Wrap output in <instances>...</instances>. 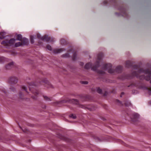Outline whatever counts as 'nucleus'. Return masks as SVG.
<instances>
[{
	"label": "nucleus",
	"instance_id": "24",
	"mask_svg": "<svg viewBox=\"0 0 151 151\" xmlns=\"http://www.w3.org/2000/svg\"><path fill=\"white\" fill-rule=\"evenodd\" d=\"M96 91L98 93H102V90L99 88H97Z\"/></svg>",
	"mask_w": 151,
	"mask_h": 151
},
{
	"label": "nucleus",
	"instance_id": "11",
	"mask_svg": "<svg viewBox=\"0 0 151 151\" xmlns=\"http://www.w3.org/2000/svg\"><path fill=\"white\" fill-rule=\"evenodd\" d=\"M6 33L5 32H2L0 33V39H2L5 37Z\"/></svg>",
	"mask_w": 151,
	"mask_h": 151
},
{
	"label": "nucleus",
	"instance_id": "10",
	"mask_svg": "<svg viewBox=\"0 0 151 151\" xmlns=\"http://www.w3.org/2000/svg\"><path fill=\"white\" fill-rule=\"evenodd\" d=\"M13 65V62H12L9 63L7 65H6L5 66V68L6 69H10Z\"/></svg>",
	"mask_w": 151,
	"mask_h": 151
},
{
	"label": "nucleus",
	"instance_id": "8",
	"mask_svg": "<svg viewBox=\"0 0 151 151\" xmlns=\"http://www.w3.org/2000/svg\"><path fill=\"white\" fill-rule=\"evenodd\" d=\"M65 50V49H61V48L56 49H54L53 50V52L54 53L58 54V53H59L61 52H62L64 50Z\"/></svg>",
	"mask_w": 151,
	"mask_h": 151
},
{
	"label": "nucleus",
	"instance_id": "7",
	"mask_svg": "<svg viewBox=\"0 0 151 151\" xmlns=\"http://www.w3.org/2000/svg\"><path fill=\"white\" fill-rule=\"evenodd\" d=\"M73 50L72 48H70L68 51V53L63 55V56L65 58H68L69 57V54L71 53H73Z\"/></svg>",
	"mask_w": 151,
	"mask_h": 151
},
{
	"label": "nucleus",
	"instance_id": "5",
	"mask_svg": "<svg viewBox=\"0 0 151 151\" xmlns=\"http://www.w3.org/2000/svg\"><path fill=\"white\" fill-rule=\"evenodd\" d=\"M18 81V79L15 77H12L9 78L8 80L9 83L12 84L16 83Z\"/></svg>",
	"mask_w": 151,
	"mask_h": 151
},
{
	"label": "nucleus",
	"instance_id": "12",
	"mask_svg": "<svg viewBox=\"0 0 151 151\" xmlns=\"http://www.w3.org/2000/svg\"><path fill=\"white\" fill-rule=\"evenodd\" d=\"M122 67L121 66H118L116 68L115 71L117 72L120 73L121 72V71L122 69Z\"/></svg>",
	"mask_w": 151,
	"mask_h": 151
},
{
	"label": "nucleus",
	"instance_id": "30",
	"mask_svg": "<svg viewBox=\"0 0 151 151\" xmlns=\"http://www.w3.org/2000/svg\"><path fill=\"white\" fill-rule=\"evenodd\" d=\"M33 93H34L35 94H38L39 93V92L38 91H33Z\"/></svg>",
	"mask_w": 151,
	"mask_h": 151
},
{
	"label": "nucleus",
	"instance_id": "29",
	"mask_svg": "<svg viewBox=\"0 0 151 151\" xmlns=\"http://www.w3.org/2000/svg\"><path fill=\"white\" fill-rule=\"evenodd\" d=\"M97 72L98 73H100V74H103L104 73V72L102 70L97 71Z\"/></svg>",
	"mask_w": 151,
	"mask_h": 151
},
{
	"label": "nucleus",
	"instance_id": "32",
	"mask_svg": "<svg viewBox=\"0 0 151 151\" xmlns=\"http://www.w3.org/2000/svg\"><path fill=\"white\" fill-rule=\"evenodd\" d=\"M82 83L85 84H87L88 83V82L87 81H83Z\"/></svg>",
	"mask_w": 151,
	"mask_h": 151
},
{
	"label": "nucleus",
	"instance_id": "27",
	"mask_svg": "<svg viewBox=\"0 0 151 151\" xmlns=\"http://www.w3.org/2000/svg\"><path fill=\"white\" fill-rule=\"evenodd\" d=\"M22 88L23 90L25 91L26 92H27V88L25 86H22Z\"/></svg>",
	"mask_w": 151,
	"mask_h": 151
},
{
	"label": "nucleus",
	"instance_id": "17",
	"mask_svg": "<svg viewBox=\"0 0 151 151\" xmlns=\"http://www.w3.org/2000/svg\"><path fill=\"white\" fill-rule=\"evenodd\" d=\"M60 43L62 45H64L66 44V42L65 40L63 39H61L60 40Z\"/></svg>",
	"mask_w": 151,
	"mask_h": 151
},
{
	"label": "nucleus",
	"instance_id": "28",
	"mask_svg": "<svg viewBox=\"0 0 151 151\" xmlns=\"http://www.w3.org/2000/svg\"><path fill=\"white\" fill-rule=\"evenodd\" d=\"M124 104L126 106H129L131 105V103L129 102H126Z\"/></svg>",
	"mask_w": 151,
	"mask_h": 151
},
{
	"label": "nucleus",
	"instance_id": "21",
	"mask_svg": "<svg viewBox=\"0 0 151 151\" xmlns=\"http://www.w3.org/2000/svg\"><path fill=\"white\" fill-rule=\"evenodd\" d=\"M77 55V54H76V52H74L73 53V59H72L73 60H75L76 58V56Z\"/></svg>",
	"mask_w": 151,
	"mask_h": 151
},
{
	"label": "nucleus",
	"instance_id": "16",
	"mask_svg": "<svg viewBox=\"0 0 151 151\" xmlns=\"http://www.w3.org/2000/svg\"><path fill=\"white\" fill-rule=\"evenodd\" d=\"M17 40L19 41H21L22 40V35L20 34L17 35Z\"/></svg>",
	"mask_w": 151,
	"mask_h": 151
},
{
	"label": "nucleus",
	"instance_id": "34",
	"mask_svg": "<svg viewBox=\"0 0 151 151\" xmlns=\"http://www.w3.org/2000/svg\"><path fill=\"white\" fill-rule=\"evenodd\" d=\"M106 3L107 2H106V1H104V4H106Z\"/></svg>",
	"mask_w": 151,
	"mask_h": 151
},
{
	"label": "nucleus",
	"instance_id": "37",
	"mask_svg": "<svg viewBox=\"0 0 151 151\" xmlns=\"http://www.w3.org/2000/svg\"><path fill=\"white\" fill-rule=\"evenodd\" d=\"M150 83H151V80H150Z\"/></svg>",
	"mask_w": 151,
	"mask_h": 151
},
{
	"label": "nucleus",
	"instance_id": "26",
	"mask_svg": "<svg viewBox=\"0 0 151 151\" xmlns=\"http://www.w3.org/2000/svg\"><path fill=\"white\" fill-rule=\"evenodd\" d=\"M47 48L48 50L50 51H51L52 50V48L49 45H47Z\"/></svg>",
	"mask_w": 151,
	"mask_h": 151
},
{
	"label": "nucleus",
	"instance_id": "6",
	"mask_svg": "<svg viewBox=\"0 0 151 151\" xmlns=\"http://www.w3.org/2000/svg\"><path fill=\"white\" fill-rule=\"evenodd\" d=\"M42 40L46 41L49 42H54V40L52 39H51L50 37H48L46 35H45L43 38H42Z\"/></svg>",
	"mask_w": 151,
	"mask_h": 151
},
{
	"label": "nucleus",
	"instance_id": "14",
	"mask_svg": "<svg viewBox=\"0 0 151 151\" xmlns=\"http://www.w3.org/2000/svg\"><path fill=\"white\" fill-rule=\"evenodd\" d=\"M134 118H138L139 117V115L136 113H134L132 116L131 117H133Z\"/></svg>",
	"mask_w": 151,
	"mask_h": 151
},
{
	"label": "nucleus",
	"instance_id": "38",
	"mask_svg": "<svg viewBox=\"0 0 151 151\" xmlns=\"http://www.w3.org/2000/svg\"><path fill=\"white\" fill-rule=\"evenodd\" d=\"M76 101H77V102L78 100H76Z\"/></svg>",
	"mask_w": 151,
	"mask_h": 151
},
{
	"label": "nucleus",
	"instance_id": "20",
	"mask_svg": "<svg viewBox=\"0 0 151 151\" xmlns=\"http://www.w3.org/2000/svg\"><path fill=\"white\" fill-rule=\"evenodd\" d=\"M5 60V58L4 57H0V63L4 62Z\"/></svg>",
	"mask_w": 151,
	"mask_h": 151
},
{
	"label": "nucleus",
	"instance_id": "18",
	"mask_svg": "<svg viewBox=\"0 0 151 151\" xmlns=\"http://www.w3.org/2000/svg\"><path fill=\"white\" fill-rule=\"evenodd\" d=\"M43 97L46 100L48 101H51V99L48 97L47 96H44Z\"/></svg>",
	"mask_w": 151,
	"mask_h": 151
},
{
	"label": "nucleus",
	"instance_id": "36",
	"mask_svg": "<svg viewBox=\"0 0 151 151\" xmlns=\"http://www.w3.org/2000/svg\"><path fill=\"white\" fill-rule=\"evenodd\" d=\"M122 94H124V93H123V92L122 93Z\"/></svg>",
	"mask_w": 151,
	"mask_h": 151
},
{
	"label": "nucleus",
	"instance_id": "1",
	"mask_svg": "<svg viewBox=\"0 0 151 151\" xmlns=\"http://www.w3.org/2000/svg\"><path fill=\"white\" fill-rule=\"evenodd\" d=\"M132 75L140 79H145L147 81H149L151 78V70L149 69L144 70L141 69L137 72L133 71Z\"/></svg>",
	"mask_w": 151,
	"mask_h": 151
},
{
	"label": "nucleus",
	"instance_id": "13",
	"mask_svg": "<svg viewBox=\"0 0 151 151\" xmlns=\"http://www.w3.org/2000/svg\"><path fill=\"white\" fill-rule=\"evenodd\" d=\"M31 41L32 43H33L34 42V40L36 38V36L35 35H32L30 37Z\"/></svg>",
	"mask_w": 151,
	"mask_h": 151
},
{
	"label": "nucleus",
	"instance_id": "3",
	"mask_svg": "<svg viewBox=\"0 0 151 151\" xmlns=\"http://www.w3.org/2000/svg\"><path fill=\"white\" fill-rule=\"evenodd\" d=\"M103 69L104 70H107L108 73H114V70L112 68V65L111 63H108L103 65Z\"/></svg>",
	"mask_w": 151,
	"mask_h": 151
},
{
	"label": "nucleus",
	"instance_id": "15",
	"mask_svg": "<svg viewBox=\"0 0 151 151\" xmlns=\"http://www.w3.org/2000/svg\"><path fill=\"white\" fill-rule=\"evenodd\" d=\"M22 45V43H21V42H18L16 43L14 45V46L16 47L20 46Z\"/></svg>",
	"mask_w": 151,
	"mask_h": 151
},
{
	"label": "nucleus",
	"instance_id": "23",
	"mask_svg": "<svg viewBox=\"0 0 151 151\" xmlns=\"http://www.w3.org/2000/svg\"><path fill=\"white\" fill-rule=\"evenodd\" d=\"M37 36L38 38L40 39L41 40H42V38H43V37H41L40 35L38 33H37Z\"/></svg>",
	"mask_w": 151,
	"mask_h": 151
},
{
	"label": "nucleus",
	"instance_id": "33",
	"mask_svg": "<svg viewBox=\"0 0 151 151\" xmlns=\"http://www.w3.org/2000/svg\"><path fill=\"white\" fill-rule=\"evenodd\" d=\"M22 95V94H21V93H19V96L20 97H21V95Z\"/></svg>",
	"mask_w": 151,
	"mask_h": 151
},
{
	"label": "nucleus",
	"instance_id": "31",
	"mask_svg": "<svg viewBox=\"0 0 151 151\" xmlns=\"http://www.w3.org/2000/svg\"><path fill=\"white\" fill-rule=\"evenodd\" d=\"M10 89L11 91H15L16 90L15 88H10Z\"/></svg>",
	"mask_w": 151,
	"mask_h": 151
},
{
	"label": "nucleus",
	"instance_id": "2",
	"mask_svg": "<svg viewBox=\"0 0 151 151\" xmlns=\"http://www.w3.org/2000/svg\"><path fill=\"white\" fill-rule=\"evenodd\" d=\"M103 56V54L102 53H99L98 55L97 61L95 63V66L93 67L91 64L89 63H87L85 65V68L86 69H88L91 68L92 70L94 71H96L97 68L100 66L99 61H100V60Z\"/></svg>",
	"mask_w": 151,
	"mask_h": 151
},
{
	"label": "nucleus",
	"instance_id": "22",
	"mask_svg": "<svg viewBox=\"0 0 151 151\" xmlns=\"http://www.w3.org/2000/svg\"><path fill=\"white\" fill-rule=\"evenodd\" d=\"M29 90L30 91H31V90H32V89H31L32 88V87H31V86H32L34 84V83H29Z\"/></svg>",
	"mask_w": 151,
	"mask_h": 151
},
{
	"label": "nucleus",
	"instance_id": "25",
	"mask_svg": "<svg viewBox=\"0 0 151 151\" xmlns=\"http://www.w3.org/2000/svg\"><path fill=\"white\" fill-rule=\"evenodd\" d=\"M70 117L72 118L73 119H76V116L75 115L73 114H71L69 115Z\"/></svg>",
	"mask_w": 151,
	"mask_h": 151
},
{
	"label": "nucleus",
	"instance_id": "4",
	"mask_svg": "<svg viewBox=\"0 0 151 151\" xmlns=\"http://www.w3.org/2000/svg\"><path fill=\"white\" fill-rule=\"evenodd\" d=\"M16 40H17V39L12 38L9 41H3L1 42V44L6 46H12L15 43V41Z\"/></svg>",
	"mask_w": 151,
	"mask_h": 151
},
{
	"label": "nucleus",
	"instance_id": "9",
	"mask_svg": "<svg viewBox=\"0 0 151 151\" xmlns=\"http://www.w3.org/2000/svg\"><path fill=\"white\" fill-rule=\"evenodd\" d=\"M21 41V43H22V45H27L28 44V40L25 38H23V39Z\"/></svg>",
	"mask_w": 151,
	"mask_h": 151
},
{
	"label": "nucleus",
	"instance_id": "19",
	"mask_svg": "<svg viewBox=\"0 0 151 151\" xmlns=\"http://www.w3.org/2000/svg\"><path fill=\"white\" fill-rule=\"evenodd\" d=\"M126 64L127 67H128L131 65L132 64L131 61L130 60L127 61L126 63Z\"/></svg>",
	"mask_w": 151,
	"mask_h": 151
},
{
	"label": "nucleus",
	"instance_id": "35",
	"mask_svg": "<svg viewBox=\"0 0 151 151\" xmlns=\"http://www.w3.org/2000/svg\"><path fill=\"white\" fill-rule=\"evenodd\" d=\"M117 101H118V102H119L120 103H121V102L119 100H117Z\"/></svg>",
	"mask_w": 151,
	"mask_h": 151
}]
</instances>
